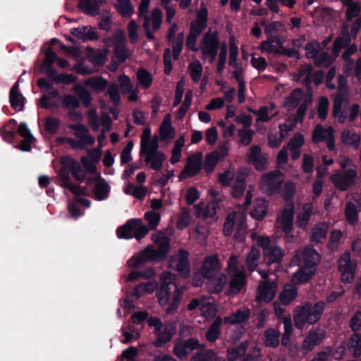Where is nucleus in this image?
Wrapping results in <instances>:
<instances>
[{
    "instance_id": "nucleus-13",
    "label": "nucleus",
    "mask_w": 361,
    "mask_h": 361,
    "mask_svg": "<svg viewBox=\"0 0 361 361\" xmlns=\"http://www.w3.org/2000/svg\"><path fill=\"white\" fill-rule=\"evenodd\" d=\"M258 272L262 276L264 281L259 283L256 300L258 302H269L276 295L277 288L276 284L274 282H269L266 280V278L268 276V273L267 271L259 269Z\"/></svg>"
},
{
    "instance_id": "nucleus-18",
    "label": "nucleus",
    "mask_w": 361,
    "mask_h": 361,
    "mask_svg": "<svg viewBox=\"0 0 361 361\" xmlns=\"http://www.w3.org/2000/svg\"><path fill=\"white\" fill-rule=\"evenodd\" d=\"M357 177V171L354 168L345 170L343 174L336 172L331 176V180L335 186L341 190H346L355 183Z\"/></svg>"
},
{
    "instance_id": "nucleus-37",
    "label": "nucleus",
    "mask_w": 361,
    "mask_h": 361,
    "mask_svg": "<svg viewBox=\"0 0 361 361\" xmlns=\"http://www.w3.org/2000/svg\"><path fill=\"white\" fill-rule=\"evenodd\" d=\"M310 269H305L302 267L292 277L291 282L294 285H299L307 283L314 275L316 270H314V266H310Z\"/></svg>"
},
{
    "instance_id": "nucleus-36",
    "label": "nucleus",
    "mask_w": 361,
    "mask_h": 361,
    "mask_svg": "<svg viewBox=\"0 0 361 361\" xmlns=\"http://www.w3.org/2000/svg\"><path fill=\"white\" fill-rule=\"evenodd\" d=\"M109 192L110 186L104 179L99 178L96 180L93 190L95 200L100 201L106 199Z\"/></svg>"
},
{
    "instance_id": "nucleus-60",
    "label": "nucleus",
    "mask_w": 361,
    "mask_h": 361,
    "mask_svg": "<svg viewBox=\"0 0 361 361\" xmlns=\"http://www.w3.org/2000/svg\"><path fill=\"white\" fill-rule=\"evenodd\" d=\"M108 53V49H104V51L98 50L90 54L89 59L92 63L97 66H102L104 65L107 61Z\"/></svg>"
},
{
    "instance_id": "nucleus-53",
    "label": "nucleus",
    "mask_w": 361,
    "mask_h": 361,
    "mask_svg": "<svg viewBox=\"0 0 361 361\" xmlns=\"http://www.w3.org/2000/svg\"><path fill=\"white\" fill-rule=\"evenodd\" d=\"M312 67L310 65L302 66L300 69L293 75V80H302L306 85H309L312 81Z\"/></svg>"
},
{
    "instance_id": "nucleus-62",
    "label": "nucleus",
    "mask_w": 361,
    "mask_h": 361,
    "mask_svg": "<svg viewBox=\"0 0 361 361\" xmlns=\"http://www.w3.org/2000/svg\"><path fill=\"white\" fill-rule=\"evenodd\" d=\"M137 79L139 85L144 89L149 87L152 82L151 74L145 69H140L137 71Z\"/></svg>"
},
{
    "instance_id": "nucleus-51",
    "label": "nucleus",
    "mask_w": 361,
    "mask_h": 361,
    "mask_svg": "<svg viewBox=\"0 0 361 361\" xmlns=\"http://www.w3.org/2000/svg\"><path fill=\"white\" fill-rule=\"evenodd\" d=\"M85 84L92 90L99 92L107 87L108 82L101 77H93L87 79Z\"/></svg>"
},
{
    "instance_id": "nucleus-63",
    "label": "nucleus",
    "mask_w": 361,
    "mask_h": 361,
    "mask_svg": "<svg viewBox=\"0 0 361 361\" xmlns=\"http://www.w3.org/2000/svg\"><path fill=\"white\" fill-rule=\"evenodd\" d=\"M361 8L357 3H353L348 5V8L345 13V20L348 23L357 18H361Z\"/></svg>"
},
{
    "instance_id": "nucleus-31",
    "label": "nucleus",
    "mask_w": 361,
    "mask_h": 361,
    "mask_svg": "<svg viewBox=\"0 0 361 361\" xmlns=\"http://www.w3.org/2000/svg\"><path fill=\"white\" fill-rule=\"evenodd\" d=\"M207 288L211 293H220L227 283V277L224 274H216L208 279Z\"/></svg>"
},
{
    "instance_id": "nucleus-26",
    "label": "nucleus",
    "mask_w": 361,
    "mask_h": 361,
    "mask_svg": "<svg viewBox=\"0 0 361 361\" xmlns=\"http://www.w3.org/2000/svg\"><path fill=\"white\" fill-rule=\"evenodd\" d=\"M74 130V135L86 145H93L95 140L89 133L88 129L82 124L68 125Z\"/></svg>"
},
{
    "instance_id": "nucleus-17",
    "label": "nucleus",
    "mask_w": 361,
    "mask_h": 361,
    "mask_svg": "<svg viewBox=\"0 0 361 361\" xmlns=\"http://www.w3.org/2000/svg\"><path fill=\"white\" fill-rule=\"evenodd\" d=\"M204 347V345H201L196 338H189L187 341H176L173 352L178 358L185 359L194 350L203 348Z\"/></svg>"
},
{
    "instance_id": "nucleus-48",
    "label": "nucleus",
    "mask_w": 361,
    "mask_h": 361,
    "mask_svg": "<svg viewBox=\"0 0 361 361\" xmlns=\"http://www.w3.org/2000/svg\"><path fill=\"white\" fill-rule=\"evenodd\" d=\"M329 226L326 223L317 224L312 231L311 240L317 243L322 242L326 235Z\"/></svg>"
},
{
    "instance_id": "nucleus-33",
    "label": "nucleus",
    "mask_w": 361,
    "mask_h": 361,
    "mask_svg": "<svg viewBox=\"0 0 361 361\" xmlns=\"http://www.w3.org/2000/svg\"><path fill=\"white\" fill-rule=\"evenodd\" d=\"M269 203L264 198H258L254 203V207L250 212L251 216L256 220L263 219L268 211Z\"/></svg>"
},
{
    "instance_id": "nucleus-64",
    "label": "nucleus",
    "mask_w": 361,
    "mask_h": 361,
    "mask_svg": "<svg viewBox=\"0 0 361 361\" xmlns=\"http://www.w3.org/2000/svg\"><path fill=\"white\" fill-rule=\"evenodd\" d=\"M188 68L192 80L194 82H198L202 73V66L200 62L197 60L192 61L189 64Z\"/></svg>"
},
{
    "instance_id": "nucleus-28",
    "label": "nucleus",
    "mask_w": 361,
    "mask_h": 361,
    "mask_svg": "<svg viewBox=\"0 0 361 361\" xmlns=\"http://www.w3.org/2000/svg\"><path fill=\"white\" fill-rule=\"evenodd\" d=\"M18 134L23 138L21 144L19 146H16L15 147L19 148L22 151L28 152L31 149V143L34 140V137L31 134L29 128H27L26 123H20L18 129Z\"/></svg>"
},
{
    "instance_id": "nucleus-5",
    "label": "nucleus",
    "mask_w": 361,
    "mask_h": 361,
    "mask_svg": "<svg viewBox=\"0 0 361 361\" xmlns=\"http://www.w3.org/2000/svg\"><path fill=\"white\" fill-rule=\"evenodd\" d=\"M247 176L245 169H239L235 173L233 169H229L219 175V181L224 185H229L234 180L231 188V195L234 197L241 196L244 192Z\"/></svg>"
},
{
    "instance_id": "nucleus-43",
    "label": "nucleus",
    "mask_w": 361,
    "mask_h": 361,
    "mask_svg": "<svg viewBox=\"0 0 361 361\" xmlns=\"http://www.w3.org/2000/svg\"><path fill=\"white\" fill-rule=\"evenodd\" d=\"M313 210V205L311 203L305 204L302 210L300 212L298 219H297V225L299 228L302 229H305L310 221L312 212Z\"/></svg>"
},
{
    "instance_id": "nucleus-10",
    "label": "nucleus",
    "mask_w": 361,
    "mask_h": 361,
    "mask_svg": "<svg viewBox=\"0 0 361 361\" xmlns=\"http://www.w3.org/2000/svg\"><path fill=\"white\" fill-rule=\"evenodd\" d=\"M221 265L219 257L216 255L207 257L203 262L200 274H195L193 279V285L200 286L203 283L202 277L210 278L220 270Z\"/></svg>"
},
{
    "instance_id": "nucleus-9",
    "label": "nucleus",
    "mask_w": 361,
    "mask_h": 361,
    "mask_svg": "<svg viewBox=\"0 0 361 361\" xmlns=\"http://www.w3.org/2000/svg\"><path fill=\"white\" fill-rule=\"evenodd\" d=\"M219 47L218 33L215 30H209L202 37L200 49L202 54V59H209L213 63Z\"/></svg>"
},
{
    "instance_id": "nucleus-40",
    "label": "nucleus",
    "mask_w": 361,
    "mask_h": 361,
    "mask_svg": "<svg viewBox=\"0 0 361 361\" xmlns=\"http://www.w3.org/2000/svg\"><path fill=\"white\" fill-rule=\"evenodd\" d=\"M136 219L129 220L126 224L121 226L117 230L118 238L130 239L135 238Z\"/></svg>"
},
{
    "instance_id": "nucleus-20",
    "label": "nucleus",
    "mask_w": 361,
    "mask_h": 361,
    "mask_svg": "<svg viewBox=\"0 0 361 361\" xmlns=\"http://www.w3.org/2000/svg\"><path fill=\"white\" fill-rule=\"evenodd\" d=\"M284 42L285 39L280 36L267 37V40L261 42L259 49L264 53L279 54Z\"/></svg>"
},
{
    "instance_id": "nucleus-15",
    "label": "nucleus",
    "mask_w": 361,
    "mask_h": 361,
    "mask_svg": "<svg viewBox=\"0 0 361 361\" xmlns=\"http://www.w3.org/2000/svg\"><path fill=\"white\" fill-rule=\"evenodd\" d=\"M169 267L176 270L180 276L188 277L190 274L188 252L180 250L178 253L173 255L170 259Z\"/></svg>"
},
{
    "instance_id": "nucleus-55",
    "label": "nucleus",
    "mask_w": 361,
    "mask_h": 361,
    "mask_svg": "<svg viewBox=\"0 0 361 361\" xmlns=\"http://www.w3.org/2000/svg\"><path fill=\"white\" fill-rule=\"evenodd\" d=\"M348 348L353 352L354 357L361 355V334H354L349 341Z\"/></svg>"
},
{
    "instance_id": "nucleus-11",
    "label": "nucleus",
    "mask_w": 361,
    "mask_h": 361,
    "mask_svg": "<svg viewBox=\"0 0 361 361\" xmlns=\"http://www.w3.org/2000/svg\"><path fill=\"white\" fill-rule=\"evenodd\" d=\"M321 259L319 254L312 247H305L299 250L293 257L290 264L292 266L303 264L305 269H310V266H314V270H316L318 264Z\"/></svg>"
},
{
    "instance_id": "nucleus-49",
    "label": "nucleus",
    "mask_w": 361,
    "mask_h": 361,
    "mask_svg": "<svg viewBox=\"0 0 361 361\" xmlns=\"http://www.w3.org/2000/svg\"><path fill=\"white\" fill-rule=\"evenodd\" d=\"M115 8L117 12L123 18H129L134 13V8L130 3V0H116Z\"/></svg>"
},
{
    "instance_id": "nucleus-32",
    "label": "nucleus",
    "mask_w": 361,
    "mask_h": 361,
    "mask_svg": "<svg viewBox=\"0 0 361 361\" xmlns=\"http://www.w3.org/2000/svg\"><path fill=\"white\" fill-rule=\"evenodd\" d=\"M20 81L21 78L18 79V82L10 91V103L11 106L16 111H21L24 106L25 98L18 90L19 82Z\"/></svg>"
},
{
    "instance_id": "nucleus-57",
    "label": "nucleus",
    "mask_w": 361,
    "mask_h": 361,
    "mask_svg": "<svg viewBox=\"0 0 361 361\" xmlns=\"http://www.w3.org/2000/svg\"><path fill=\"white\" fill-rule=\"evenodd\" d=\"M158 147L159 142L157 138H153L152 140H148L147 141H141V152L146 156L155 152H159V151H158Z\"/></svg>"
},
{
    "instance_id": "nucleus-34",
    "label": "nucleus",
    "mask_w": 361,
    "mask_h": 361,
    "mask_svg": "<svg viewBox=\"0 0 361 361\" xmlns=\"http://www.w3.org/2000/svg\"><path fill=\"white\" fill-rule=\"evenodd\" d=\"M105 0H79L78 6L85 13L95 16L99 11L100 4H104Z\"/></svg>"
},
{
    "instance_id": "nucleus-29",
    "label": "nucleus",
    "mask_w": 361,
    "mask_h": 361,
    "mask_svg": "<svg viewBox=\"0 0 361 361\" xmlns=\"http://www.w3.org/2000/svg\"><path fill=\"white\" fill-rule=\"evenodd\" d=\"M250 314V310L247 307L239 309L235 312L225 317L223 319L224 324H238L248 320Z\"/></svg>"
},
{
    "instance_id": "nucleus-42",
    "label": "nucleus",
    "mask_w": 361,
    "mask_h": 361,
    "mask_svg": "<svg viewBox=\"0 0 361 361\" xmlns=\"http://www.w3.org/2000/svg\"><path fill=\"white\" fill-rule=\"evenodd\" d=\"M341 139L343 143L355 149L358 148L360 143V136L353 130H345L342 133Z\"/></svg>"
},
{
    "instance_id": "nucleus-2",
    "label": "nucleus",
    "mask_w": 361,
    "mask_h": 361,
    "mask_svg": "<svg viewBox=\"0 0 361 361\" xmlns=\"http://www.w3.org/2000/svg\"><path fill=\"white\" fill-rule=\"evenodd\" d=\"M176 276L169 271L163 272L160 276V285L156 282L140 283L133 291V295L137 299L145 295L152 293L157 288L156 295L161 305H165L169 302L171 287L176 286Z\"/></svg>"
},
{
    "instance_id": "nucleus-54",
    "label": "nucleus",
    "mask_w": 361,
    "mask_h": 361,
    "mask_svg": "<svg viewBox=\"0 0 361 361\" xmlns=\"http://www.w3.org/2000/svg\"><path fill=\"white\" fill-rule=\"evenodd\" d=\"M259 258V250L257 247H252L246 258V264L250 271H253L258 266Z\"/></svg>"
},
{
    "instance_id": "nucleus-8",
    "label": "nucleus",
    "mask_w": 361,
    "mask_h": 361,
    "mask_svg": "<svg viewBox=\"0 0 361 361\" xmlns=\"http://www.w3.org/2000/svg\"><path fill=\"white\" fill-rule=\"evenodd\" d=\"M254 188L250 186L249 190L246 193L245 201L244 204L237 207L236 210L230 213L224 222V233L226 235H230L233 231L234 224L239 221L240 224L243 223L245 218V210L250 204L252 199V191Z\"/></svg>"
},
{
    "instance_id": "nucleus-14",
    "label": "nucleus",
    "mask_w": 361,
    "mask_h": 361,
    "mask_svg": "<svg viewBox=\"0 0 361 361\" xmlns=\"http://www.w3.org/2000/svg\"><path fill=\"white\" fill-rule=\"evenodd\" d=\"M356 267L357 264L351 260L349 252H345L341 256L338 261V269L343 282L351 283L354 280Z\"/></svg>"
},
{
    "instance_id": "nucleus-30",
    "label": "nucleus",
    "mask_w": 361,
    "mask_h": 361,
    "mask_svg": "<svg viewBox=\"0 0 361 361\" xmlns=\"http://www.w3.org/2000/svg\"><path fill=\"white\" fill-rule=\"evenodd\" d=\"M176 326L173 324H167L157 332V339L154 342L156 347H161L171 339L176 333Z\"/></svg>"
},
{
    "instance_id": "nucleus-41",
    "label": "nucleus",
    "mask_w": 361,
    "mask_h": 361,
    "mask_svg": "<svg viewBox=\"0 0 361 361\" xmlns=\"http://www.w3.org/2000/svg\"><path fill=\"white\" fill-rule=\"evenodd\" d=\"M71 34L82 40H92L97 37V35L94 28L92 27H78L71 30Z\"/></svg>"
},
{
    "instance_id": "nucleus-22",
    "label": "nucleus",
    "mask_w": 361,
    "mask_h": 361,
    "mask_svg": "<svg viewBox=\"0 0 361 361\" xmlns=\"http://www.w3.org/2000/svg\"><path fill=\"white\" fill-rule=\"evenodd\" d=\"M216 208L217 203L215 202H211L207 204L201 202L195 207V214L198 217L205 219L212 218L214 221L216 220L215 217Z\"/></svg>"
},
{
    "instance_id": "nucleus-59",
    "label": "nucleus",
    "mask_w": 361,
    "mask_h": 361,
    "mask_svg": "<svg viewBox=\"0 0 361 361\" xmlns=\"http://www.w3.org/2000/svg\"><path fill=\"white\" fill-rule=\"evenodd\" d=\"M220 160V154L217 152H213L206 155L204 170L207 173H211L214 171L216 164Z\"/></svg>"
},
{
    "instance_id": "nucleus-19",
    "label": "nucleus",
    "mask_w": 361,
    "mask_h": 361,
    "mask_svg": "<svg viewBox=\"0 0 361 361\" xmlns=\"http://www.w3.org/2000/svg\"><path fill=\"white\" fill-rule=\"evenodd\" d=\"M312 140L314 142H326L327 147L333 150L335 147L333 128H324L317 125L312 133Z\"/></svg>"
},
{
    "instance_id": "nucleus-50",
    "label": "nucleus",
    "mask_w": 361,
    "mask_h": 361,
    "mask_svg": "<svg viewBox=\"0 0 361 361\" xmlns=\"http://www.w3.org/2000/svg\"><path fill=\"white\" fill-rule=\"evenodd\" d=\"M66 167L68 168V170L77 180L82 181L85 179V173L82 169L80 164L74 159L71 158L67 159Z\"/></svg>"
},
{
    "instance_id": "nucleus-3",
    "label": "nucleus",
    "mask_w": 361,
    "mask_h": 361,
    "mask_svg": "<svg viewBox=\"0 0 361 361\" xmlns=\"http://www.w3.org/2000/svg\"><path fill=\"white\" fill-rule=\"evenodd\" d=\"M324 307L325 303L322 301L316 302L313 306L307 302L297 307L293 316L296 328L301 330L306 329L310 325L317 323L320 319Z\"/></svg>"
},
{
    "instance_id": "nucleus-23",
    "label": "nucleus",
    "mask_w": 361,
    "mask_h": 361,
    "mask_svg": "<svg viewBox=\"0 0 361 361\" xmlns=\"http://www.w3.org/2000/svg\"><path fill=\"white\" fill-rule=\"evenodd\" d=\"M324 334L323 331L317 329L310 331L305 338L302 346V350L305 353L310 352L313 348L319 345L323 340Z\"/></svg>"
},
{
    "instance_id": "nucleus-44",
    "label": "nucleus",
    "mask_w": 361,
    "mask_h": 361,
    "mask_svg": "<svg viewBox=\"0 0 361 361\" xmlns=\"http://www.w3.org/2000/svg\"><path fill=\"white\" fill-rule=\"evenodd\" d=\"M166 156L161 152H155L152 154H147L145 157V162L149 165L152 169L158 171L162 168Z\"/></svg>"
},
{
    "instance_id": "nucleus-27",
    "label": "nucleus",
    "mask_w": 361,
    "mask_h": 361,
    "mask_svg": "<svg viewBox=\"0 0 361 361\" xmlns=\"http://www.w3.org/2000/svg\"><path fill=\"white\" fill-rule=\"evenodd\" d=\"M159 135L161 140L171 141L175 136V128L171 124V116L169 114L165 115L159 128Z\"/></svg>"
},
{
    "instance_id": "nucleus-25",
    "label": "nucleus",
    "mask_w": 361,
    "mask_h": 361,
    "mask_svg": "<svg viewBox=\"0 0 361 361\" xmlns=\"http://www.w3.org/2000/svg\"><path fill=\"white\" fill-rule=\"evenodd\" d=\"M252 113L257 116L256 123L268 122L270 119L277 116L279 111L274 104L269 106L260 107L258 110L252 111Z\"/></svg>"
},
{
    "instance_id": "nucleus-39",
    "label": "nucleus",
    "mask_w": 361,
    "mask_h": 361,
    "mask_svg": "<svg viewBox=\"0 0 361 361\" xmlns=\"http://www.w3.org/2000/svg\"><path fill=\"white\" fill-rule=\"evenodd\" d=\"M302 91L296 89L291 92V94L286 98L284 102V107L288 110H292L298 105L300 102L305 101V97H307Z\"/></svg>"
},
{
    "instance_id": "nucleus-35",
    "label": "nucleus",
    "mask_w": 361,
    "mask_h": 361,
    "mask_svg": "<svg viewBox=\"0 0 361 361\" xmlns=\"http://www.w3.org/2000/svg\"><path fill=\"white\" fill-rule=\"evenodd\" d=\"M200 310L203 317L210 319L216 315L217 307L212 298H203Z\"/></svg>"
},
{
    "instance_id": "nucleus-24",
    "label": "nucleus",
    "mask_w": 361,
    "mask_h": 361,
    "mask_svg": "<svg viewBox=\"0 0 361 361\" xmlns=\"http://www.w3.org/2000/svg\"><path fill=\"white\" fill-rule=\"evenodd\" d=\"M339 94L334 99L333 114L334 116H337L341 111L343 95L347 93L348 84L345 78L341 75L338 79Z\"/></svg>"
},
{
    "instance_id": "nucleus-12",
    "label": "nucleus",
    "mask_w": 361,
    "mask_h": 361,
    "mask_svg": "<svg viewBox=\"0 0 361 361\" xmlns=\"http://www.w3.org/2000/svg\"><path fill=\"white\" fill-rule=\"evenodd\" d=\"M295 205L293 202L286 204L276 216V228L285 233L290 232L293 224Z\"/></svg>"
},
{
    "instance_id": "nucleus-46",
    "label": "nucleus",
    "mask_w": 361,
    "mask_h": 361,
    "mask_svg": "<svg viewBox=\"0 0 361 361\" xmlns=\"http://www.w3.org/2000/svg\"><path fill=\"white\" fill-rule=\"evenodd\" d=\"M223 323V319L217 317L206 332V338L211 343H214L219 336L220 326Z\"/></svg>"
},
{
    "instance_id": "nucleus-38",
    "label": "nucleus",
    "mask_w": 361,
    "mask_h": 361,
    "mask_svg": "<svg viewBox=\"0 0 361 361\" xmlns=\"http://www.w3.org/2000/svg\"><path fill=\"white\" fill-rule=\"evenodd\" d=\"M310 269H305L302 267L292 277L291 282L294 285H299L307 283L314 275L316 270H314V266H310Z\"/></svg>"
},
{
    "instance_id": "nucleus-45",
    "label": "nucleus",
    "mask_w": 361,
    "mask_h": 361,
    "mask_svg": "<svg viewBox=\"0 0 361 361\" xmlns=\"http://www.w3.org/2000/svg\"><path fill=\"white\" fill-rule=\"evenodd\" d=\"M61 180H62V186L68 188L70 191H71L75 195H78L80 194H85V188L78 187L73 185L69 181L68 174L67 171L65 169H62L59 172Z\"/></svg>"
},
{
    "instance_id": "nucleus-56",
    "label": "nucleus",
    "mask_w": 361,
    "mask_h": 361,
    "mask_svg": "<svg viewBox=\"0 0 361 361\" xmlns=\"http://www.w3.org/2000/svg\"><path fill=\"white\" fill-rule=\"evenodd\" d=\"M264 343L267 347L276 348L279 343V331L268 329L264 333Z\"/></svg>"
},
{
    "instance_id": "nucleus-47",
    "label": "nucleus",
    "mask_w": 361,
    "mask_h": 361,
    "mask_svg": "<svg viewBox=\"0 0 361 361\" xmlns=\"http://www.w3.org/2000/svg\"><path fill=\"white\" fill-rule=\"evenodd\" d=\"M287 31L285 25L281 21H274L268 24L264 28V34L267 37L274 38L279 33H283Z\"/></svg>"
},
{
    "instance_id": "nucleus-1",
    "label": "nucleus",
    "mask_w": 361,
    "mask_h": 361,
    "mask_svg": "<svg viewBox=\"0 0 361 361\" xmlns=\"http://www.w3.org/2000/svg\"><path fill=\"white\" fill-rule=\"evenodd\" d=\"M152 240L157 246V249L149 245L134 255L127 261L130 268L137 269L149 261H159L165 258L170 250L169 239L166 235L161 231L155 232L152 234Z\"/></svg>"
},
{
    "instance_id": "nucleus-6",
    "label": "nucleus",
    "mask_w": 361,
    "mask_h": 361,
    "mask_svg": "<svg viewBox=\"0 0 361 361\" xmlns=\"http://www.w3.org/2000/svg\"><path fill=\"white\" fill-rule=\"evenodd\" d=\"M251 238L257 240V244L262 247L264 258L267 264H273L281 260L284 256L283 250L267 236H257L252 234Z\"/></svg>"
},
{
    "instance_id": "nucleus-58",
    "label": "nucleus",
    "mask_w": 361,
    "mask_h": 361,
    "mask_svg": "<svg viewBox=\"0 0 361 361\" xmlns=\"http://www.w3.org/2000/svg\"><path fill=\"white\" fill-rule=\"evenodd\" d=\"M192 99V92L191 90H189L186 92L185 95L183 103L180 106V108L178 109L176 114V118L177 119L180 120L185 116L186 112L188 111L191 105Z\"/></svg>"
},
{
    "instance_id": "nucleus-4",
    "label": "nucleus",
    "mask_w": 361,
    "mask_h": 361,
    "mask_svg": "<svg viewBox=\"0 0 361 361\" xmlns=\"http://www.w3.org/2000/svg\"><path fill=\"white\" fill-rule=\"evenodd\" d=\"M348 23L345 20L342 24L341 35L334 42L333 51L336 56L343 47L350 44L351 41L357 37L361 30V17Z\"/></svg>"
},
{
    "instance_id": "nucleus-52",
    "label": "nucleus",
    "mask_w": 361,
    "mask_h": 361,
    "mask_svg": "<svg viewBox=\"0 0 361 361\" xmlns=\"http://www.w3.org/2000/svg\"><path fill=\"white\" fill-rule=\"evenodd\" d=\"M297 288L291 285H286L280 294V300L284 305L290 304L297 295Z\"/></svg>"
},
{
    "instance_id": "nucleus-16",
    "label": "nucleus",
    "mask_w": 361,
    "mask_h": 361,
    "mask_svg": "<svg viewBox=\"0 0 361 361\" xmlns=\"http://www.w3.org/2000/svg\"><path fill=\"white\" fill-rule=\"evenodd\" d=\"M202 153L200 152L190 155L186 161L184 169L180 172V180L193 177L197 175L202 169Z\"/></svg>"
},
{
    "instance_id": "nucleus-7",
    "label": "nucleus",
    "mask_w": 361,
    "mask_h": 361,
    "mask_svg": "<svg viewBox=\"0 0 361 361\" xmlns=\"http://www.w3.org/2000/svg\"><path fill=\"white\" fill-rule=\"evenodd\" d=\"M285 179L284 175L279 171H270L262 175L259 181V188L262 192L271 196L279 193Z\"/></svg>"
},
{
    "instance_id": "nucleus-21",
    "label": "nucleus",
    "mask_w": 361,
    "mask_h": 361,
    "mask_svg": "<svg viewBox=\"0 0 361 361\" xmlns=\"http://www.w3.org/2000/svg\"><path fill=\"white\" fill-rule=\"evenodd\" d=\"M229 274L231 275V280L228 294H237L246 285L245 273L244 271H237L235 273Z\"/></svg>"
},
{
    "instance_id": "nucleus-61",
    "label": "nucleus",
    "mask_w": 361,
    "mask_h": 361,
    "mask_svg": "<svg viewBox=\"0 0 361 361\" xmlns=\"http://www.w3.org/2000/svg\"><path fill=\"white\" fill-rule=\"evenodd\" d=\"M16 126V121L11 119L9 120L4 128L0 130L1 136L3 139L7 142H9L11 140V139L13 137L15 133H14V128Z\"/></svg>"
}]
</instances>
